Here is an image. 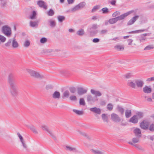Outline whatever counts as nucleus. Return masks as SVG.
<instances>
[{
  "label": "nucleus",
  "mask_w": 154,
  "mask_h": 154,
  "mask_svg": "<svg viewBox=\"0 0 154 154\" xmlns=\"http://www.w3.org/2000/svg\"><path fill=\"white\" fill-rule=\"evenodd\" d=\"M14 75L12 74H9L8 77V82L10 86V92L11 95L13 97H16L18 95L17 86L14 79Z\"/></svg>",
  "instance_id": "nucleus-1"
},
{
  "label": "nucleus",
  "mask_w": 154,
  "mask_h": 154,
  "mask_svg": "<svg viewBox=\"0 0 154 154\" xmlns=\"http://www.w3.org/2000/svg\"><path fill=\"white\" fill-rule=\"evenodd\" d=\"M144 83L142 80L136 79L133 81L129 80L127 82V85L129 87L135 89L137 88H141L143 86Z\"/></svg>",
  "instance_id": "nucleus-2"
},
{
  "label": "nucleus",
  "mask_w": 154,
  "mask_h": 154,
  "mask_svg": "<svg viewBox=\"0 0 154 154\" xmlns=\"http://www.w3.org/2000/svg\"><path fill=\"white\" fill-rule=\"evenodd\" d=\"M27 71L30 75L34 78H42L43 76L39 74L38 72L30 69H26Z\"/></svg>",
  "instance_id": "nucleus-3"
},
{
  "label": "nucleus",
  "mask_w": 154,
  "mask_h": 154,
  "mask_svg": "<svg viewBox=\"0 0 154 154\" xmlns=\"http://www.w3.org/2000/svg\"><path fill=\"white\" fill-rule=\"evenodd\" d=\"M2 32L7 36H9L11 34V28L7 25H5L2 28Z\"/></svg>",
  "instance_id": "nucleus-4"
},
{
  "label": "nucleus",
  "mask_w": 154,
  "mask_h": 154,
  "mask_svg": "<svg viewBox=\"0 0 154 154\" xmlns=\"http://www.w3.org/2000/svg\"><path fill=\"white\" fill-rule=\"evenodd\" d=\"M87 101L88 103L91 104L92 103L95 102L98 100L97 98L92 96L91 95L88 94L87 97Z\"/></svg>",
  "instance_id": "nucleus-5"
},
{
  "label": "nucleus",
  "mask_w": 154,
  "mask_h": 154,
  "mask_svg": "<svg viewBox=\"0 0 154 154\" xmlns=\"http://www.w3.org/2000/svg\"><path fill=\"white\" fill-rule=\"evenodd\" d=\"M17 135L19 138L20 141L21 142L23 148L27 150V146L26 143L23 137L20 133L19 132L17 133Z\"/></svg>",
  "instance_id": "nucleus-6"
},
{
  "label": "nucleus",
  "mask_w": 154,
  "mask_h": 154,
  "mask_svg": "<svg viewBox=\"0 0 154 154\" xmlns=\"http://www.w3.org/2000/svg\"><path fill=\"white\" fill-rule=\"evenodd\" d=\"M37 5L40 8H43L45 10L47 9L48 6L45 2L42 0H39L37 2Z\"/></svg>",
  "instance_id": "nucleus-7"
},
{
  "label": "nucleus",
  "mask_w": 154,
  "mask_h": 154,
  "mask_svg": "<svg viewBox=\"0 0 154 154\" xmlns=\"http://www.w3.org/2000/svg\"><path fill=\"white\" fill-rule=\"evenodd\" d=\"M112 119L115 122H118L121 121V119L119 116L115 113H112L111 115Z\"/></svg>",
  "instance_id": "nucleus-8"
},
{
  "label": "nucleus",
  "mask_w": 154,
  "mask_h": 154,
  "mask_svg": "<svg viewBox=\"0 0 154 154\" xmlns=\"http://www.w3.org/2000/svg\"><path fill=\"white\" fill-rule=\"evenodd\" d=\"M98 27V25L97 24H93L89 28V30H90V32L91 35H92L97 33V32L95 31H92V30L97 29Z\"/></svg>",
  "instance_id": "nucleus-9"
},
{
  "label": "nucleus",
  "mask_w": 154,
  "mask_h": 154,
  "mask_svg": "<svg viewBox=\"0 0 154 154\" xmlns=\"http://www.w3.org/2000/svg\"><path fill=\"white\" fill-rule=\"evenodd\" d=\"M149 126V123L148 122H144L143 121L141 122L140 124V128L144 130H146L148 129Z\"/></svg>",
  "instance_id": "nucleus-10"
},
{
  "label": "nucleus",
  "mask_w": 154,
  "mask_h": 154,
  "mask_svg": "<svg viewBox=\"0 0 154 154\" xmlns=\"http://www.w3.org/2000/svg\"><path fill=\"white\" fill-rule=\"evenodd\" d=\"M131 13V11H130L116 17L117 21L123 19L125 18L130 14Z\"/></svg>",
  "instance_id": "nucleus-11"
},
{
  "label": "nucleus",
  "mask_w": 154,
  "mask_h": 154,
  "mask_svg": "<svg viewBox=\"0 0 154 154\" xmlns=\"http://www.w3.org/2000/svg\"><path fill=\"white\" fill-rule=\"evenodd\" d=\"M65 149L66 151L70 152H76L77 150L75 147L68 145H66Z\"/></svg>",
  "instance_id": "nucleus-12"
},
{
  "label": "nucleus",
  "mask_w": 154,
  "mask_h": 154,
  "mask_svg": "<svg viewBox=\"0 0 154 154\" xmlns=\"http://www.w3.org/2000/svg\"><path fill=\"white\" fill-rule=\"evenodd\" d=\"M133 132L136 137H141L142 134L141 131L139 128H135Z\"/></svg>",
  "instance_id": "nucleus-13"
},
{
  "label": "nucleus",
  "mask_w": 154,
  "mask_h": 154,
  "mask_svg": "<svg viewBox=\"0 0 154 154\" xmlns=\"http://www.w3.org/2000/svg\"><path fill=\"white\" fill-rule=\"evenodd\" d=\"M78 94L79 95H82L87 93V90L82 88H77Z\"/></svg>",
  "instance_id": "nucleus-14"
},
{
  "label": "nucleus",
  "mask_w": 154,
  "mask_h": 154,
  "mask_svg": "<svg viewBox=\"0 0 154 154\" xmlns=\"http://www.w3.org/2000/svg\"><path fill=\"white\" fill-rule=\"evenodd\" d=\"M91 92L92 94L94 95L95 96L94 97L96 98H97V97H100L102 95V94L100 91H96L93 89H91Z\"/></svg>",
  "instance_id": "nucleus-15"
},
{
  "label": "nucleus",
  "mask_w": 154,
  "mask_h": 154,
  "mask_svg": "<svg viewBox=\"0 0 154 154\" xmlns=\"http://www.w3.org/2000/svg\"><path fill=\"white\" fill-rule=\"evenodd\" d=\"M129 122L134 124H136L138 122V119L137 116L134 115L131 117L129 120Z\"/></svg>",
  "instance_id": "nucleus-16"
},
{
  "label": "nucleus",
  "mask_w": 154,
  "mask_h": 154,
  "mask_svg": "<svg viewBox=\"0 0 154 154\" xmlns=\"http://www.w3.org/2000/svg\"><path fill=\"white\" fill-rule=\"evenodd\" d=\"M90 110L91 111L98 114H100L101 113L100 109V108H97L96 107L91 108L90 109Z\"/></svg>",
  "instance_id": "nucleus-17"
},
{
  "label": "nucleus",
  "mask_w": 154,
  "mask_h": 154,
  "mask_svg": "<svg viewBox=\"0 0 154 154\" xmlns=\"http://www.w3.org/2000/svg\"><path fill=\"white\" fill-rule=\"evenodd\" d=\"M139 16L138 15L132 17L128 23V25H131L133 24L135 22L138 18Z\"/></svg>",
  "instance_id": "nucleus-18"
},
{
  "label": "nucleus",
  "mask_w": 154,
  "mask_h": 154,
  "mask_svg": "<svg viewBox=\"0 0 154 154\" xmlns=\"http://www.w3.org/2000/svg\"><path fill=\"white\" fill-rule=\"evenodd\" d=\"M143 92L146 93H149L152 91V89L150 86H145L143 88Z\"/></svg>",
  "instance_id": "nucleus-19"
},
{
  "label": "nucleus",
  "mask_w": 154,
  "mask_h": 154,
  "mask_svg": "<svg viewBox=\"0 0 154 154\" xmlns=\"http://www.w3.org/2000/svg\"><path fill=\"white\" fill-rule=\"evenodd\" d=\"M54 99H59L60 97V92L57 91H55L52 95Z\"/></svg>",
  "instance_id": "nucleus-20"
},
{
  "label": "nucleus",
  "mask_w": 154,
  "mask_h": 154,
  "mask_svg": "<svg viewBox=\"0 0 154 154\" xmlns=\"http://www.w3.org/2000/svg\"><path fill=\"white\" fill-rule=\"evenodd\" d=\"M38 21H31L29 22V26L30 27H37L38 25Z\"/></svg>",
  "instance_id": "nucleus-21"
},
{
  "label": "nucleus",
  "mask_w": 154,
  "mask_h": 154,
  "mask_svg": "<svg viewBox=\"0 0 154 154\" xmlns=\"http://www.w3.org/2000/svg\"><path fill=\"white\" fill-rule=\"evenodd\" d=\"M41 128L42 130L46 131L49 134L51 131L49 129L48 127L45 125H43L41 126Z\"/></svg>",
  "instance_id": "nucleus-22"
},
{
  "label": "nucleus",
  "mask_w": 154,
  "mask_h": 154,
  "mask_svg": "<svg viewBox=\"0 0 154 154\" xmlns=\"http://www.w3.org/2000/svg\"><path fill=\"white\" fill-rule=\"evenodd\" d=\"M18 44L16 41L15 38L12 39V47L14 48H17L18 46Z\"/></svg>",
  "instance_id": "nucleus-23"
},
{
  "label": "nucleus",
  "mask_w": 154,
  "mask_h": 154,
  "mask_svg": "<svg viewBox=\"0 0 154 154\" xmlns=\"http://www.w3.org/2000/svg\"><path fill=\"white\" fill-rule=\"evenodd\" d=\"M125 114L126 118H129L131 115V111L130 109H126L125 111Z\"/></svg>",
  "instance_id": "nucleus-24"
},
{
  "label": "nucleus",
  "mask_w": 154,
  "mask_h": 154,
  "mask_svg": "<svg viewBox=\"0 0 154 154\" xmlns=\"http://www.w3.org/2000/svg\"><path fill=\"white\" fill-rule=\"evenodd\" d=\"M48 22L49 23V26L52 28H54L56 26V23L54 20H48Z\"/></svg>",
  "instance_id": "nucleus-25"
},
{
  "label": "nucleus",
  "mask_w": 154,
  "mask_h": 154,
  "mask_svg": "<svg viewBox=\"0 0 154 154\" xmlns=\"http://www.w3.org/2000/svg\"><path fill=\"white\" fill-rule=\"evenodd\" d=\"M76 34L79 36H82L85 34V31L83 29H81L77 31Z\"/></svg>",
  "instance_id": "nucleus-26"
},
{
  "label": "nucleus",
  "mask_w": 154,
  "mask_h": 154,
  "mask_svg": "<svg viewBox=\"0 0 154 154\" xmlns=\"http://www.w3.org/2000/svg\"><path fill=\"white\" fill-rule=\"evenodd\" d=\"M140 138V137H133L131 140L132 143L134 144L138 143L139 141Z\"/></svg>",
  "instance_id": "nucleus-27"
},
{
  "label": "nucleus",
  "mask_w": 154,
  "mask_h": 154,
  "mask_svg": "<svg viewBox=\"0 0 154 154\" xmlns=\"http://www.w3.org/2000/svg\"><path fill=\"white\" fill-rule=\"evenodd\" d=\"M146 39V38L144 37L143 35H141L138 37L137 40L140 41V42H144Z\"/></svg>",
  "instance_id": "nucleus-28"
},
{
  "label": "nucleus",
  "mask_w": 154,
  "mask_h": 154,
  "mask_svg": "<svg viewBox=\"0 0 154 154\" xmlns=\"http://www.w3.org/2000/svg\"><path fill=\"white\" fill-rule=\"evenodd\" d=\"M117 109L121 115H123L124 113V108L121 106H118L117 107Z\"/></svg>",
  "instance_id": "nucleus-29"
},
{
  "label": "nucleus",
  "mask_w": 154,
  "mask_h": 154,
  "mask_svg": "<svg viewBox=\"0 0 154 154\" xmlns=\"http://www.w3.org/2000/svg\"><path fill=\"white\" fill-rule=\"evenodd\" d=\"M57 19L60 23H61L65 20V17L64 16L59 15L57 16Z\"/></svg>",
  "instance_id": "nucleus-30"
},
{
  "label": "nucleus",
  "mask_w": 154,
  "mask_h": 154,
  "mask_svg": "<svg viewBox=\"0 0 154 154\" xmlns=\"http://www.w3.org/2000/svg\"><path fill=\"white\" fill-rule=\"evenodd\" d=\"M117 21L116 17L110 19L109 20V23L112 24L116 23Z\"/></svg>",
  "instance_id": "nucleus-31"
},
{
  "label": "nucleus",
  "mask_w": 154,
  "mask_h": 154,
  "mask_svg": "<svg viewBox=\"0 0 154 154\" xmlns=\"http://www.w3.org/2000/svg\"><path fill=\"white\" fill-rule=\"evenodd\" d=\"M73 112L79 115H82L83 114V112L82 111H80L75 109L73 110Z\"/></svg>",
  "instance_id": "nucleus-32"
},
{
  "label": "nucleus",
  "mask_w": 154,
  "mask_h": 154,
  "mask_svg": "<svg viewBox=\"0 0 154 154\" xmlns=\"http://www.w3.org/2000/svg\"><path fill=\"white\" fill-rule=\"evenodd\" d=\"M133 76V75L131 73H128L124 75V77L126 79H130Z\"/></svg>",
  "instance_id": "nucleus-33"
},
{
  "label": "nucleus",
  "mask_w": 154,
  "mask_h": 154,
  "mask_svg": "<svg viewBox=\"0 0 154 154\" xmlns=\"http://www.w3.org/2000/svg\"><path fill=\"white\" fill-rule=\"evenodd\" d=\"M91 151L94 154H104V152L98 150L91 149Z\"/></svg>",
  "instance_id": "nucleus-34"
},
{
  "label": "nucleus",
  "mask_w": 154,
  "mask_h": 154,
  "mask_svg": "<svg viewBox=\"0 0 154 154\" xmlns=\"http://www.w3.org/2000/svg\"><path fill=\"white\" fill-rule=\"evenodd\" d=\"M36 13L35 11H33L32 14L31 15L30 17L32 19H35L36 18Z\"/></svg>",
  "instance_id": "nucleus-35"
},
{
  "label": "nucleus",
  "mask_w": 154,
  "mask_h": 154,
  "mask_svg": "<svg viewBox=\"0 0 154 154\" xmlns=\"http://www.w3.org/2000/svg\"><path fill=\"white\" fill-rule=\"evenodd\" d=\"M69 92L68 91H65L63 93V97L68 98L69 97Z\"/></svg>",
  "instance_id": "nucleus-36"
},
{
  "label": "nucleus",
  "mask_w": 154,
  "mask_h": 154,
  "mask_svg": "<svg viewBox=\"0 0 154 154\" xmlns=\"http://www.w3.org/2000/svg\"><path fill=\"white\" fill-rule=\"evenodd\" d=\"M115 48L118 51L123 50L124 49V47L122 45H117Z\"/></svg>",
  "instance_id": "nucleus-37"
},
{
  "label": "nucleus",
  "mask_w": 154,
  "mask_h": 154,
  "mask_svg": "<svg viewBox=\"0 0 154 154\" xmlns=\"http://www.w3.org/2000/svg\"><path fill=\"white\" fill-rule=\"evenodd\" d=\"M102 119L104 122H108V118L106 115L105 114H103L102 115Z\"/></svg>",
  "instance_id": "nucleus-38"
},
{
  "label": "nucleus",
  "mask_w": 154,
  "mask_h": 154,
  "mask_svg": "<svg viewBox=\"0 0 154 154\" xmlns=\"http://www.w3.org/2000/svg\"><path fill=\"white\" fill-rule=\"evenodd\" d=\"M30 45V42L29 40H27L25 41L23 43L24 46L26 48L28 47Z\"/></svg>",
  "instance_id": "nucleus-39"
},
{
  "label": "nucleus",
  "mask_w": 154,
  "mask_h": 154,
  "mask_svg": "<svg viewBox=\"0 0 154 154\" xmlns=\"http://www.w3.org/2000/svg\"><path fill=\"white\" fill-rule=\"evenodd\" d=\"M6 40V38L3 36L0 35V45L1 44V42L3 43L5 42Z\"/></svg>",
  "instance_id": "nucleus-40"
},
{
  "label": "nucleus",
  "mask_w": 154,
  "mask_h": 154,
  "mask_svg": "<svg viewBox=\"0 0 154 154\" xmlns=\"http://www.w3.org/2000/svg\"><path fill=\"white\" fill-rule=\"evenodd\" d=\"M54 12L52 9H50L47 12V14L49 16H52L54 14Z\"/></svg>",
  "instance_id": "nucleus-41"
},
{
  "label": "nucleus",
  "mask_w": 154,
  "mask_h": 154,
  "mask_svg": "<svg viewBox=\"0 0 154 154\" xmlns=\"http://www.w3.org/2000/svg\"><path fill=\"white\" fill-rule=\"evenodd\" d=\"M69 100L72 101H76L77 100V98L76 96L71 95L69 97Z\"/></svg>",
  "instance_id": "nucleus-42"
},
{
  "label": "nucleus",
  "mask_w": 154,
  "mask_h": 154,
  "mask_svg": "<svg viewBox=\"0 0 154 154\" xmlns=\"http://www.w3.org/2000/svg\"><path fill=\"white\" fill-rule=\"evenodd\" d=\"M30 129L33 131V132L35 134H37L38 132L35 127L33 126H31L29 127Z\"/></svg>",
  "instance_id": "nucleus-43"
},
{
  "label": "nucleus",
  "mask_w": 154,
  "mask_h": 154,
  "mask_svg": "<svg viewBox=\"0 0 154 154\" xmlns=\"http://www.w3.org/2000/svg\"><path fill=\"white\" fill-rule=\"evenodd\" d=\"M101 11H102V12L103 14H107L109 12L108 9L106 7L102 8Z\"/></svg>",
  "instance_id": "nucleus-44"
},
{
  "label": "nucleus",
  "mask_w": 154,
  "mask_h": 154,
  "mask_svg": "<svg viewBox=\"0 0 154 154\" xmlns=\"http://www.w3.org/2000/svg\"><path fill=\"white\" fill-rule=\"evenodd\" d=\"M86 3L83 2L80 3L79 4L77 5L79 9L81 8H83L85 5Z\"/></svg>",
  "instance_id": "nucleus-45"
},
{
  "label": "nucleus",
  "mask_w": 154,
  "mask_h": 154,
  "mask_svg": "<svg viewBox=\"0 0 154 154\" xmlns=\"http://www.w3.org/2000/svg\"><path fill=\"white\" fill-rule=\"evenodd\" d=\"M79 104L80 105L85 106V103L84 98H81L79 100Z\"/></svg>",
  "instance_id": "nucleus-46"
},
{
  "label": "nucleus",
  "mask_w": 154,
  "mask_h": 154,
  "mask_svg": "<svg viewBox=\"0 0 154 154\" xmlns=\"http://www.w3.org/2000/svg\"><path fill=\"white\" fill-rule=\"evenodd\" d=\"M107 109L109 111H111L113 109V106L111 103H109L107 105Z\"/></svg>",
  "instance_id": "nucleus-47"
},
{
  "label": "nucleus",
  "mask_w": 154,
  "mask_h": 154,
  "mask_svg": "<svg viewBox=\"0 0 154 154\" xmlns=\"http://www.w3.org/2000/svg\"><path fill=\"white\" fill-rule=\"evenodd\" d=\"M136 116H137V118L139 119L143 117V113L141 112H139L136 113Z\"/></svg>",
  "instance_id": "nucleus-48"
},
{
  "label": "nucleus",
  "mask_w": 154,
  "mask_h": 154,
  "mask_svg": "<svg viewBox=\"0 0 154 154\" xmlns=\"http://www.w3.org/2000/svg\"><path fill=\"white\" fill-rule=\"evenodd\" d=\"M154 48L153 46L152 45H149L146 46L144 49V50H148L152 49Z\"/></svg>",
  "instance_id": "nucleus-49"
},
{
  "label": "nucleus",
  "mask_w": 154,
  "mask_h": 154,
  "mask_svg": "<svg viewBox=\"0 0 154 154\" xmlns=\"http://www.w3.org/2000/svg\"><path fill=\"white\" fill-rule=\"evenodd\" d=\"M148 129L150 131H154V124H151Z\"/></svg>",
  "instance_id": "nucleus-50"
},
{
  "label": "nucleus",
  "mask_w": 154,
  "mask_h": 154,
  "mask_svg": "<svg viewBox=\"0 0 154 154\" xmlns=\"http://www.w3.org/2000/svg\"><path fill=\"white\" fill-rule=\"evenodd\" d=\"M79 9H80L79 8L78 6L77 5L76 6L72 8L71 11L72 12H74Z\"/></svg>",
  "instance_id": "nucleus-51"
},
{
  "label": "nucleus",
  "mask_w": 154,
  "mask_h": 154,
  "mask_svg": "<svg viewBox=\"0 0 154 154\" xmlns=\"http://www.w3.org/2000/svg\"><path fill=\"white\" fill-rule=\"evenodd\" d=\"M70 91L72 93H75L76 91V88L74 87H72L69 88Z\"/></svg>",
  "instance_id": "nucleus-52"
},
{
  "label": "nucleus",
  "mask_w": 154,
  "mask_h": 154,
  "mask_svg": "<svg viewBox=\"0 0 154 154\" xmlns=\"http://www.w3.org/2000/svg\"><path fill=\"white\" fill-rule=\"evenodd\" d=\"M145 31V30L144 29H140V30H137L134 31L132 32H129V33H139V32H143Z\"/></svg>",
  "instance_id": "nucleus-53"
},
{
  "label": "nucleus",
  "mask_w": 154,
  "mask_h": 154,
  "mask_svg": "<svg viewBox=\"0 0 154 154\" xmlns=\"http://www.w3.org/2000/svg\"><path fill=\"white\" fill-rule=\"evenodd\" d=\"M47 42V39L45 37L42 38L40 40V42L42 43H44Z\"/></svg>",
  "instance_id": "nucleus-54"
},
{
  "label": "nucleus",
  "mask_w": 154,
  "mask_h": 154,
  "mask_svg": "<svg viewBox=\"0 0 154 154\" xmlns=\"http://www.w3.org/2000/svg\"><path fill=\"white\" fill-rule=\"evenodd\" d=\"M120 14V12L119 11H116L112 14V16L113 17H115L119 15Z\"/></svg>",
  "instance_id": "nucleus-55"
},
{
  "label": "nucleus",
  "mask_w": 154,
  "mask_h": 154,
  "mask_svg": "<svg viewBox=\"0 0 154 154\" xmlns=\"http://www.w3.org/2000/svg\"><path fill=\"white\" fill-rule=\"evenodd\" d=\"M12 39H9L8 41L5 44V45L6 46L8 47L10 45L11 42H12Z\"/></svg>",
  "instance_id": "nucleus-56"
},
{
  "label": "nucleus",
  "mask_w": 154,
  "mask_h": 154,
  "mask_svg": "<svg viewBox=\"0 0 154 154\" xmlns=\"http://www.w3.org/2000/svg\"><path fill=\"white\" fill-rule=\"evenodd\" d=\"M60 73L62 75H65L67 73V71L66 70H62L60 71Z\"/></svg>",
  "instance_id": "nucleus-57"
},
{
  "label": "nucleus",
  "mask_w": 154,
  "mask_h": 154,
  "mask_svg": "<svg viewBox=\"0 0 154 154\" xmlns=\"http://www.w3.org/2000/svg\"><path fill=\"white\" fill-rule=\"evenodd\" d=\"M51 136V137L55 140H57V138L56 137V136L53 134L52 133V132H51L49 134Z\"/></svg>",
  "instance_id": "nucleus-58"
},
{
  "label": "nucleus",
  "mask_w": 154,
  "mask_h": 154,
  "mask_svg": "<svg viewBox=\"0 0 154 154\" xmlns=\"http://www.w3.org/2000/svg\"><path fill=\"white\" fill-rule=\"evenodd\" d=\"M128 143L129 144L137 148L138 147L139 145L138 144H133V143H132L131 142H129Z\"/></svg>",
  "instance_id": "nucleus-59"
},
{
  "label": "nucleus",
  "mask_w": 154,
  "mask_h": 154,
  "mask_svg": "<svg viewBox=\"0 0 154 154\" xmlns=\"http://www.w3.org/2000/svg\"><path fill=\"white\" fill-rule=\"evenodd\" d=\"M107 32V30L106 29H103L101 30L100 32L101 35L105 34Z\"/></svg>",
  "instance_id": "nucleus-60"
},
{
  "label": "nucleus",
  "mask_w": 154,
  "mask_h": 154,
  "mask_svg": "<svg viewBox=\"0 0 154 154\" xmlns=\"http://www.w3.org/2000/svg\"><path fill=\"white\" fill-rule=\"evenodd\" d=\"M146 81L147 82H151L154 81V76L147 79Z\"/></svg>",
  "instance_id": "nucleus-61"
},
{
  "label": "nucleus",
  "mask_w": 154,
  "mask_h": 154,
  "mask_svg": "<svg viewBox=\"0 0 154 154\" xmlns=\"http://www.w3.org/2000/svg\"><path fill=\"white\" fill-rule=\"evenodd\" d=\"M98 8V6H95L93 8L92 10V12H93L96 11V10Z\"/></svg>",
  "instance_id": "nucleus-62"
},
{
  "label": "nucleus",
  "mask_w": 154,
  "mask_h": 154,
  "mask_svg": "<svg viewBox=\"0 0 154 154\" xmlns=\"http://www.w3.org/2000/svg\"><path fill=\"white\" fill-rule=\"evenodd\" d=\"M100 41V39L98 38H94L93 40V42L94 43H97Z\"/></svg>",
  "instance_id": "nucleus-63"
},
{
  "label": "nucleus",
  "mask_w": 154,
  "mask_h": 154,
  "mask_svg": "<svg viewBox=\"0 0 154 154\" xmlns=\"http://www.w3.org/2000/svg\"><path fill=\"white\" fill-rule=\"evenodd\" d=\"M128 42V45H131L133 41V40L132 39H128L127 40Z\"/></svg>",
  "instance_id": "nucleus-64"
}]
</instances>
